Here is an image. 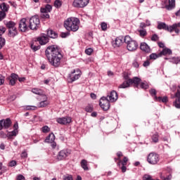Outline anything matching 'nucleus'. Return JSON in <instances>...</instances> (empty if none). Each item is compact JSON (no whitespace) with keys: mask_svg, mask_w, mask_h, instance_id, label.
Masks as SVG:
<instances>
[{"mask_svg":"<svg viewBox=\"0 0 180 180\" xmlns=\"http://www.w3.org/2000/svg\"><path fill=\"white\" fill-rule=\"evenodd\" d=\"M37 43H39L41 46H44L49 43V37L46 35V34H43L42 35L37 37L35 39Z\"/></svg>","mask_w":180,"mask_h":180,"instance_id":"nucleus-17","label":"nucleus"},{"mask_svg":"<svg viewBox=\"0 0 180 180\" xmlns=\"http://www.w3.org/2000/svg\"><path fill=\"white\" fill-rule=\"evenodd\" d=\"M138 32H139L141 37H144L147 36V30H146L141 29V30H139Z\"/></svg>","mask_w":180,"mask_h":180,"instance_id":"nucleus-40","label":"nucleus"},{"mask_svg":"<svg viewBox=\"0 0 180 180\" xmlns=\"http://www.w3.org/2000/svg\"><path fill=\"white\" fill-rule=\"evenodd\" d=\"M5 18H6V13H5V11H0V22H2Z\"/></svg>","mask_w":180,"mask_h":180,"instance_id":"nucleus-44","label":"nucleus"},{"mask_svg":"<svg viewBox=\"0 0 180 180\" xmlns=\"http://www.w3.org/2000/svg\"><path fill=\"white\" fill-rule=\"evenodd\" d=\"M45 56L51 65L58 68L61 65V60H63V53L56 45L49 46L45 51Z\"/></svg>","mask_w":180,"mask_h":180,"instance_id":"nucleus-1","label":"nucleus"},{"mask_svg":"<svg viewBox=\"0 0 180 180\" xmlns=\"http://www.w3.org/2000/svg\"><path fill=\"white\" fill-rule=\"evenodd\" d=\"M18 29L20 32H27L29 30V25L26 23V18H22L19 22Z\"/></svg>","mask_w":180,"mask_h":180,"instance_id":"nucleus-16","label":"nucleus"},{"mask_svg":"<svg viewBox=\"0 0 180 180\" xmlns=\"http://www.w3.org/2000/svg\"><path fill=\"white\" fill-rule=\"evenodd\" d=\"M64 180H74L72 175H68L65 176Z\"/></svg>","mask_w":180,"mask_h":180,"instance_id":"nucleus-60","label":"nucleus"},{"mask_svg":"<svg viewBox=\"0 0 180 180\" xmlns=\"http://www.w3.org/2000/svg\"><path fill=\"white\" fill-rule=\"evenodd\" d=\"M123 41H124V37H118L115 39V41H112V44L113 47H120L122 44H123Z\"/></svg>","mask_w":180,"mask_h":180,"instance_id":"nucleus-21","label":"nucleus"},{"mask_svg":"<svg viewBox=\"0 0 180 180\" xmlns=\"http://www.w3.org/2000/svg\"><path fill=\"white\" fill-rule=\"evenodd\" d=\"M22 179H25V176L22 175V174H19L18 176H17V180H22Z\"/></svg>","mask_w":180,"mask_h":180,"instance_id":"nucleus-62","label":"nucleus"},{"mask_svg":"<svg viewBox=\"0 0 180 180\" xmlns=\"http://www.w3.org/2000/svg\"><path fill=\"white\" fill-rule=\"evenodd\" d=\"M147 26H150V23L146 24L145 22H141L139 27L142 30H144Z\"/></svg>","mask_w":180,"mask_h":180,"instance_id":"nucleus-55","label":"nucleus"},{"mask_svg":"<svg viewBox=\"0 0 180 180\" xmlns=\"http://www.w3.org/2000/svg\"><path fill=\"white\" fill-rule=\"evenodd\" d=\"M124 43L127 44V49L129 51H136L139 47V43L137 41L131 39L130 36L127 35L124 39Z\"/></svg>","mask_w":180,"mask_h":180,"instance_id":"nucleus-5","label":"nucleus"},{"mask_svg":"<svg viewBox=\"0 0 180 180\" xmlns=\"http://www.w3.org/2000/svg\"><path fill=\"white\" fill-rule=\"evenodd\" d=\"M106 98L110 102H116V101H117L119 98V96L117 95V92H116V91L112 90L110 93V95L107 96Z\"/></svg>","mask_w":180,"mask_h":180,"instance_id":"nucleus-20","label":"nucleus"},{"mask_svg":"<svg viewBox=\"0 0 180 180\" xmlns=\"http://www.w3.org/2000/svg\"><path fill=\"white\" fill-rule=\"evenodd\" d=\"M123 78L125 81H124L123 83L118 86V88L122 89H124L126 88H130V85H133V84H134L136 88H139V84H140V82H141V79L137 77L131 79L130 76H129V74H127V72H124L123 74Z\"/></svg>","mask_w":180,"mask_h":180,"instance_id":"nucleus-2","label":"nucleus"},{"mask_svg":"<svg viewBox=\"0 0 180 180\" xmlns=\"http://www.w3.org/2000/svg\"><path fill=\"white\" fill-rule=\"evenodd\" d=\"M142 89H148V84L142 82L140 85Z\"/></svg>","mask_w":180,"mask_h":180,"instance_id":"nucleus-51","label":"nucleus"},{"mask_svg":"<svg viewBox=\"0 0 180 180\" xmlns=\"http://www.w3.org/2000/svg\"><path fill=\"white\" fill-rule=\"evenodd\" d=\"M180 22L174 23L172 25H166L165 22H158V30H166V32H169V33H172V32H175L177 34H179Z\"/></svg>","mask_w":180,"mask_h":180,"instance_id":"nucleus-4","label":"nucleus"},{"mask_svg":"<svg viewBox=\"0 0 180 180\" xmlns=\"http://www.w3.org/2000/svg\"><path fill=\"white\" fill-rule=\"evenodd\" d=\"M128 161H129V158H127V157H124L122 161L121 160L120 164H122V165H127Z\"/></svg>","mask_w":180,"mask_h":180,"instance_id":"nucleus-50","label":"nucleus"},{"mask_svg":"<svg viewBox=\"0 0 180 180\" xmlns=\"http://www.w3.org/2000/svg\"><path fill=\"white\" fill-rule=\"evenodd\" d=\"M12 126V120L11 118L3 119L0 120V131L1 130L8 129Z\"/></svg>","mask_w":180,"mask_h":180,"instance_id":"nucleus-13","label":"nucleus"},{"mask_svg":"<svg viewBox=\"0 0 180 180\" xmlns=\"http://www.w3.org/2000/svg\"><path fill=\"white\" fill-rule=\"evenodd\" d=\"M147 161L151 165H157L160 162V155L157 153L152 152L148 155Z\"/></svg>","mask_w":180,"mask_h":180,"instance_id":"nucleus-9","label":"nucleus"},{"mask_svg":"<svg viewBox=\"0 0 180 180\" xmlns=\"http://www.w3.org/2000/svg\"><path fill=\"white\" fill-rule=\"evenodd\" d=\"M9 4L3 2L1 4H0V9L1 11L5 12L6 13H8V12H9Z\"/></svg>","mask_w":180,"mask_h":180,"instance_id":"nucleus-27","label":"nucleus"},{"mask_svg":"<svg viewBox=\"0 0 180 180\" xmlns=\"http://www.w3.org/2000/svg\"><path fill=\"white\" fill-rule=\"evenodd\" d=\"M6 43V40H5V38L0 37V50L4 47V46H5Z\"/></svg>","mask_w":180,"mask_h":180,"instance_id":"nucleus-41","label":"nucleus"},{"mask_svg":"<svg viewBox=\"0 0 180 180\" xmlns=\"http://www.w3.org/2000/svg\"><path fill=\"white\" fill-rule=\"evenodd\" d=\"M18 134V131L13 130L8 133V137H13Z\"/></svg>","mask_w":180,"mask_h":180,"instance_id":"nucleus-48","label":"nucleus"},{"mask_svg":"<svg viewBox=\"0 0 180 180\" xmlns=\"http://www.w3.org/2000/svg\"><path fill=\"white\" fill-rule=\"evenodd\" d=\"M160 179L162 180H171L172 179V175L169 174L165 177V176L160 174Z\"/></svg>","mask_w":180,"mask_h":180,"instance_id":"nucleus-43","label":"nucleus"},{"mask_svg":"<svg viewBox=\"0 0 180 180\" xmlns=\"http://www.w3.org/2000/svg\"><path fill=\"white\" fill-rule=\"evenodd\" d=\"M56 140V135H54L53 133H51L49 134V136H46V138L44 140V143H53Z\"/></svg>","mask_w":180,"mask_h":180,"instance_id":"nucleus-25","label":"nucleus"},{"mask_svg":"<svg viewBox=\"0 0 180 180\" xmlns=\"http://www.w3.org/2000/svg\"><path fill=\"white\" fill-rule=\"evenodd\" d=\"M46 36L51 39H57V37H58V34L53 30H48Z\"/></svg>","mask_w":180,"mask_h":180,"instance_id":"nucleus-24","label":"nucleus"},{"mask_svg":"<svg viewBox=\"0 0 180 180\" xmlns=\"http://www.w3.org/2000/svg\"><path fill=\"white\" fill-rule=\"evenodd\" d=\"M5 84V77L2 75H0V86Z\"/></svg>","mask_w":180,"mask_h":180,"instance_id":"nucleus-56","label":"nucleus"},{"mask_svg":"<svg viewBox=\"0 0 180 180\" xmlns=\"http://www.w3.org/2000/svg\"><path fill=\"white\" fill-rule=\"evenodd\" d=\"M15 165H16V161L15 160H11L9 162V167H15Z\"/></svg>","mask_w":180,"mask_h":180,"instance_id":"nucleus-59","label":"nucleus"},{"mask_svg":"<svg viewBox=\"0 0 180 180\" xmlns=\"http://www.w3.org/2000/svg\"><path fill=\"white\" fill-rule=\"evenodd\" d=\"M150 40L152 41H158V40H160V37H158V34H154L152 35Z\"/></svg>","mask_w":180,"mask_h":180,"instance_id":"nucleus-42","label":"nucleus"},{"mask_svg":"<svg viewBox=\"0 0 180 180\" xmlns=\"http://www.w3.org/2000/svg\"><path fill=\"white\" fill-rule=\"evenodd\" d=\"M6 32V28L5 27H0V37H2V34Z\"/></svg>","mask_w":180,"mask_h":180,"instance_id":"nucleus-53","label":"nucleus"},{"mask_svg":"<svg viewBox=\"0 0 180 180\" xmlns=\"http://www.w3.org/2000/svg\"><path fill=\"white\" fill-rule=\"evenodd\" d=\"M79 19L75 17L68 18L64 22V27L68 32H78L79 29Z\"/></svg>","mask_w":180,"mask_h":180,"instance_id":"nucleus-3","label":"nucleus"},{"mask_svg":"<svg viewBox=\"0 0 180 180\" xmlns=\"http://www.w3.org/2000/svg\"><path fill=\"white\" fill-rule=\"evenodd\" d=\"M21 158H27V152L23 151L21 153Z\"/></svg>","mask_w":180,"mask_h":180,"instance_id":"nucleus-57","label":"nucleus"},{"mask_svg":"<svg viewBox=\"0 0 180 180\" xmlns=\"http://www.w3.org/2000/svg\"><path fill=\"white\" fill-rule=\"evenodd\" d=\"M70 32H71V31L67 30V32H61L60 37H62V39H65V37H68V36H70L71 34L70 33Z\"/></svg>","mask_w":180,"mask_h":180,"instance_id":"nucleus-39","label":"nucleus"},{"mask_svg":"<svg viewBox=\"0 0 180 180\" xmlns=\"http://www.w3.org/2000/svg\"><path fill=\"white\" fill-rule=\"evenodd\" d=\"M42 98L43 99L39 102V108H46V106H49V105H50V102L47 101L48 98L46 96L43 95Z\"/></svg>","mask_w":180,"mask_h":180,"instance_id":"nucleus-22","label":"nucleus"},{"mask_svg":"<svg viewBox=\"0 0 180 180\" xmlns=\"http://www.w3.org/2000/svg\"><path fill=\"white\" fill-rule=\"evenodd\" d=\"M173 64H178V63L180 62V58H173L171 60Z\"/></svg>","mask_w":180,"mask_h":180,"instance_id":"nucleus-54","label":"nucleus"},{"mask_svg":"<svg viewBox=\"0 0 180 180\" xmlns=\"http://www.w3.org/2000/svg\"><path fill=\"white\" fill-rule=\"evenodd\" d=\"M41 129L42 133H49V131H50V127H49L47 125L44 126Z\"/></svg>","mask_w":180,"mask_h":180,"instance_id":"nucleus-47","label":"nucleus"},{"mask_svg":"<svg viewBox=\"0 0 180 180\" xmlns=\"http://www.w3.org/2000/svg\"><path fill=\"white\" fill-rule=\"evenodd\" d=\"M81 75H82V72L79 69L73 70L68 75V82L69 84H72V82H75V81L81 78Z\"/></svg>","mask_w":180,"mask_h":180,"instance_id":"nucleus-6","label":"nucleus"},{"mask_svg":"<svg viewBox=\"0 0 180 180\" xmlns=\"http://www.w3.org/2000/svg\"><path fill=\"white\" fill-rule=\"evenodd\" d=\"M143 180H150V175L148 174H145L143 176Z\"/></svg>","mask_w":180,"mask_h":180,"instance_id":"nucleus-64","label":"nucleus"},{"mask_svg":"<svg viewBox=\"0 0 180 180\" xmlns=\"http://www.w3.org/2000/svg\"><path fill=\"white\" fill-rule=\"evenodd\" d=\"M6 27H8V30L11 29H15L16 27V23L13 21H8L6 23Z\"/></svg>","mask_w":180,"mask_h":180,"instance_id":"nucleus-32","label":"nucleus"},{"mask_svg":"<svg viewBox=\"0 0 180 180\" xmlns=\"http://www.w3.org/2000/svg\"><path fill=\"white\" fill-rule=\"evenodd\" d=\"M140 49L142 50V51H144L145 53H150L151 52V49L147 44L146 42H141L140 44Z\"/></svg>","mask_w":180,"mask_h":180,"instance_id":"nucleus-23","label":"nucleus"},{"mask_svg":"<svg viewBox=\"0 0 180 180\" xmlns=\"http://www.w3.org/2000/svg\"><path fill=\"white\" fill-rule=\"evenodd\" d=\"M49 144H51V146L53 148H56L57 147V143H56V141H52L51 143H49Z\"/></svg>","mask_w":180,"mask_h":180,"instance_id":"nucleus-58","label":"nucleus"},{"mask_svg":"<svg viewBox=\"0 0 180 180\" xmlns=\"http://www.w3.org/2000/svg\"><path fill=\"white\" fill-rule=\"evenodd\" d=\"M155 101H156L158 102H162L163 103H167V102H168V97H167V96H164V97H162V96L157 97V96H155Z\"/></svg>","mask_w":180,"mask_h":180,"instance_id":"nucleus-31","label":"nucleus"},{"mask_svg":"<svg viewBox=\"0 0 180 180\" xmlns=\"http://www.w3.org/2000/svg\"><path fill=\"white\" fill-rule=\"evenodd\" d=\"M53 11V6L50 4H46L44 7H41L40 12H41V19H50V12Z\"/></svg>","mask_w":180,"mask_h":180,"instance_id":"nucleus-8","label":"nucleus"},{"mask_svg":"<svg viewBox=\"0 0 180 180\" xmlns=\"http://www.w3.org/2000/svg\"><path fill=\"white\" fill-rule=\"evenodd\" d=\"M99 105L103 110H109L110 108V101L107 97H101L99 102Z\"/></svg>","mask_w":180,"mask_h":180,"instance_id":"nucleus-11","label":"nucleus"},{"mask_svg":"<svg viewBox=\"0 0 180 180\" xmlns=\"http://www.w3.org/2000/svg\"><path fill=\"white\" fill-rule=\"evenodd\" d=\"M30 47L33 51H37L38 50H40V45L37 44V41L34 40L32 41V43L30 45Z\"/></svg>","mask_w":180,"mask_h":180,"instance_id":"nucleus-28","label":"nucleus"},{"mask_svg":"<svg viewBox=\"0 0 180 180\" xmlns=\"http://www.w3.org/2000/svg\"><path fill=\"white\" fill-rule=\"evenodd\" d=\"M56 122L59 124H63L65 126H67V124H70L71 122H72V118L70 116H65L63 117H57Z\"/></svg>","mask_w":180,"mask_h":180,"instance_id":"nucleus-14","label":"nucleus"},{"mask_svg":"<svg viewBox=\"0 0 180 180\" xmlns=\"http://www.w3.org/2000/svg\"><path fill=\"white\" fill-rule=\"evenodd\" d=\"M9 101H13L15 99H16V95L13 94L9 97Z\"/></svg>","mask_w":180,"mask_h":180,"instance_id":"nucleus-61","label":"nucleus"},{"mask_svg":"<svg viewBox=\"0 0 180 180\" xmlns=\"http://www.w3.org/2000/svg\"><path fill=\"white\" fill-rule=\"evenodd\" d=\"M165 8L167 11H172L175 8V0H164Z\"/></svg>","mask_w":180,"mask_h":180,"instance_id":"nucleus-19","label":"nucleus"},{"mask_svg":"<svg viewBox=\"0 0 180 180\" xmlns=\"http://www.w3.org/2000/svg\"><path fill=\"white\" fill-rule=\"evenodd\" d=\"M80 165L84 171H89V167H88V161L85 159H83L80 162Z\"/></svg>","mask_w":180,"mask_h":180,"instance_id":"nucleus-29","label":"nucleus"},{"mask_svg":"<svg viewBox=\"0 0 180 180\" xmlns=\"http://www.w3.org/2000/svg\"><path fill=\"white\" fill-rule=\"evenodd\" d=\"M151 139H152L153 143H158L159 139H160V136L158 135V133L154 134L152 136Z\"/></svg>","mask_w":180,"mask_h":180,"instance_id":"nucleus-34","label":"nucleus"},{"mask_svg":"<svg viewBox=\"0 0 180 180\" xmlns=\"http://www.w3.org/2000/svg\"><path fill=\"white\" fill-rule=\"evenodd\" d=\"M71 155V150L66 148L63 149L58 152L57 155V160L63 161V160H65L67 157H69Z\"/></svg>","mask_w":180,"mask_h":180,"instance_id":"nucleus-10","label":"nucleus"},{"mask_svg":"<svg viewBox=\"0 0 180 180\" xmlns=\"http://www.w3.org/2000/svg\"><path fill=\"white\" fill-rule=\"evenodd\" d=\"M32 94H35V95H43V90L38 88L32 89Z\"/></svg>","mask_w":180,"mask_h":180,"instance_id":"nucleus-33","label":"nucleus"},{"mask_svg":"<svg viewBox=\"0 0 180 180\" xmlns=\"http://www.w3.org/2000/svg\"><path fill=\"white\" fill-rule=\"evenodd\" d=\"M149 94L151 95V96H154V99H155V96H157V90L155 89H151L149 91Z\"/></svg>","mask_w":180,"mask_h":180,"instance_id":"nucleus-45","label":"nucleus"},{"mask_svg":"<svg viewBox=\"0 0 180 180\" xmlns=\"http://www.w3.org/2000/svg\"><path fill=\"white\" fill-rule=\"evenodd\" d=\"M37 109V107L34 105H27L26 106V110H36Z\"/></svg>","mask_w":180,"mask_h":180,"instance_id":"nucleus-52","label":"nucleus"},{"mask_svg":"<svg viewBox=\"0 0 180 180\" xmlns=\"http://www.w3.org/2000/svg\"><path fill=\"white\" fill-rule=\"evenodd\" d=\"M101 30L103 31V32H105V30H108V24L105 22H101Z\"/></svg>","mask_w":180,"mask_h":180,"instance_id":"nucleus-46","label":"nucleus"},{"mask_svg":"<svg viewBox=\"0 0 180 180\" xmlns=\"http://www.w3.org/2000/svg\"><path fill=\"white\" fill-rule=\"evenodd\" d=\"M89 4V0H74L72 6L74 8H85Z\"/></svg>","mask_w":180,"mask_h":180,"instance_id":"nucleus-12","label":"nucleus"},{"mask_svg":"<svg viewBox=\"0 0 180 180\" xmlns=\"http://www.w3.org/2000/svg\"><path fill=\"white\" fill-rule=\"evenodd\" d=\"M85 53L87 54V56H91V54L94 53V49L92 48H89L85 50Z\"/></svg>","mask_w":180,"mask_h":180,"instance_id":"nucleus-49","label":"nucleus"},{"mask_svg":"<svg viewBox=\"0 0 180 180\" xmlns=\"http://www.w3.org/2000/svg\"><path fill=\"white\" fill-rule=\"evenodd\" d=\"M18 78H19V75H16L15 73H11L9 77L6 78L8 81H9V85L11 86H15L16 84V81H18Z\"/></svg>","mask_w":180,"mask_h":180,"instance_id":"nucleus-18","label":"nucleus"},{"mask_svg":"<svg viewBox=\"0 0 180 180\" xmlns=\"http://www.w3.org/2000/svg\"><path fill=\"white\" fill-rule=\"evenodd\" d=\"M159 53L160 57H162V56H171V54H172V51L170 49L165 47Z\"/></svg>","mask_w":180,"mask_h":180,"instance_id":"nucleus-26","label":"nucleus"},{"mask_svg":"<svg viewBox=\"0 0 180 180\" xmlns=\"http://www.w3.org/2000/svg\"><path fill=\"white\" fill-rule=\"evenodd\" d=\"M172 99H175L174 102L173 103V105L174 108H176V109H180V90L177 89V91L175 93L174 96H172Z\"/></svg>","mask_w":180,"mask_h":180,"instance_id":"nucleus-15","label":"nucleus"},{"mask_svg":"<svg viewBox=\"0 0 180 180\" xmlns=\"http://www.w3.org/2000/svg\"><path fill=\"white\" fill-rule=\"evenodd\" d=\"M8 36L9 37H15V36H18V29L15 27L8 30Z\"/></svg>","mask_w":180,"mask_h":180,"instance_id":"nucleus-30","label":"nucleus"},{"mask_svg":"<svg viewBox=\"0 0 180 180\" xmlns=\"http://www.w3.org/2000/svg\"><path fill=\"white\" fill-rule=\"evenodd\" d=\"M150 60H157V58H159V57H161V56L159 53H151L150 55Z\"/></svg>","mask_w":180,"mask_h":180,"instance_id":"nucleus-37","label":"nucleus"},{"mask_svg":"<svg viewBox=\"0 0 180 180\" xmlns=\"http://www.w3.org/2000/svg\"><path fill=\"white\" fill-rule=\"evenodd\" d=\"M132 67H134V68H139L140 67V62L139 61V58H135L132 61Z\"/></svg>","mask_w":180,"mask_h":180,"instance_id":"nucleus-35","label":"nucleus"},{"mask_svg":"<svg viewBox=\"0 0 180 180\" xmlns=\"http://www.w3.org/2000/svg\"><path fill=\"white\" fill-rule=\"evenodd\" d=\"M143 65L144 67H148L150 65V60H146V61L143 62Z\"/></svg>","mask_w":180,"mask_h":180,"instance_id":"nucleus-63","label":"nucleus"},{"mask_svg":"<svg viewBox=\"0 0 180 180\" xmlns=\"http://www.w3.org/2000/svg\"><path fill=\"white\" fill-rule=\"evenodd\" d=\"M84 110L89 113H91L94 111V107L89 104L87 106L85 107Z\"/></svg>","mask_w":180,"mask_h":180,"instance_id":"nucleus-38","label":"nucleus"},{"mask_svg":"<svg viewBox=\"0 0 180 180\" xmlns=\"http://www.w3.org/2000/svg\"><path fill=\"white\" fill-rule=\"evenodd\" d=\"M62 5H63V2L60 0H56L53 4V6L57 9H58V8H61Z\"/></svg>","mask_w":180,"mask_h":180,"instance_id":"nucleus-36","label":"nucleus"},{"mask_svg":"<svg viewBox=\"0 0 180 180\" xmlns=\"http://www.w3.org/2000/svg\"><path fill=\"white\" fill-rule=\"evenodd\" d=\"M28 27L30 30H37L40 27V18H39V16L34 15L30 18Z\"/></svg>","mask_w":180,"mask_h":180,"instance_id":"nucleus-7","label":"nucleus"}]
</instances>
